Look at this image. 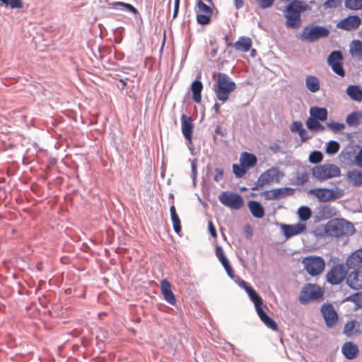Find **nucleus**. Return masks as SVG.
Returning a JSON list of instances; mask_svg holds the SVG:
<instances>
[{"label":"nucleus","instance_id":"49530a36","mask_svg":"<svg viewBox=\"0 0 362 362\" xmlns=\"http://www.w3.org/2000/svg\"><path fill=\"white\" fill-rule=\"evenodd\" d=\"M327 125L332 131L334 132H339L345 128L344 124L340 122H329L327 124Z\"/></svg>","mask_w":362,"mask_h":362},{"label":"nucleus","instance_id":"2eb2a0df","mask_svg":"<svg viewBox=\"0 0 362 362\" xmlns=\"http://www.w3.org/2000/svg\"><path fill=\"white\" fill-rule=\"evenodd\" d=\"M281 228L283 230L284 235L287 239L302 233L306 229L305 225L301 223L293 225L281 224Z\"/></svg>","mask_w":362,"mask_h":362},{"label":"nucleus","instance_id":"393cba45","mask_svg":"<svg viewBox=\"0 0 362 362\" xmlns=\"http://www.w3.org/2000/svg\"><path fill=\"white\" fill-rule=\"evenodd\" d=\"M262 175L264 177L267 184L274 181L276 182H279L280 181V172L277 168H271L262 173Z\"/></svg>","mask_w":362,"mask_h":362},{"label":"nucleus","instance_id":"f704fd0d","mask_svg":"<svg viewBox=\"0 0 362 362\" xmlns=\"http://www.w3.org/2000/svg\"><path fill=\"white\" fill-rule=\"evenodd\" d=\"M343 57L340 51H333L330 53L327 58V63L331 66L334 63H341Z\"/></svg>","mask_w":362,"mask_h":362},{"label":"nucleus","instance_id":"423d86ee","mask_svg":"<svg viewBox=\"0 0 362 362\" xmlns=\"http://www.w3.org/2000/svg\"><path fill=\"white\" fill-rule=\"evenodd\" d=\"M308 194L316 197L320 202H327L342 197L344 194V191L337 187L334 189L315 188L310 189Z\"/></svg>","mask_w":362,"mask_h":362},{"label":"nucleus","instance_id":"4d7b16f0","mask_svg":"<svg viewBox=\"0 0 362 362\" xmlns=\"http://www.w3.org/2000/svg\"><path fill=\"white\" fill-rule=\"evenodd\" d=\"M8 5L11 8H21L23 6L22 0H8Z\"/></svg>","mask_w":362,"mask_h":362},{"label":"nucleus","instance_id":"5fc2aeb1","mask_svg":"<svg viewBox=\"0 0 362 362\" xmlns=\"http://www.w3.org/2000/svg\"><path fill=\"white\" fill-rule=\"evenodd\" d=\"M341 3V0H327L324 3L325 8H333L337 7Z\"/></svg>","mask_w":362,"mask_h":362},{"label":"nucleus","instance_id":"37998d69","mask_svg":"<svg viewBox=\"0 0 362 362\" xmlns=\"http://www.w3.org/2000/svg\"><path fill=\"white\" fill-rule=\"evenodd\" d=\"M212 14H206V13H197V21L200 25H207L211 21V16Z\"/></svg>","mask_w":362,"mask_h":362},{"label":"nucleus","instance_id":"412c9836","mask_svg":"<svg viewBox=\"0 0 362 362\" xmlns=\"http://www.w3.org/2000/svg\"><path fill=\"white\" fill-rule=\"evenodd\" d=\"M361 323L353 320L347 322L344 327L343 334L347 337H352L360 333Z\"/></svg>","mask_w":362,"mask_h":362},{"label":"nucleus","instance_id":"09e8293b","mask_svg":"<svg viewBox=\"0 0 362 362\" xmlns=\"http://www.w3.org/2000/svg\"><path fill=\"white\" fill-rule=\"evenodd\" d=\"M267 184V182L264 180V177L261 174L257 180L255 182L254 186L251 188V189L259 190L261 187H264Z\"/></svg>","mask_w":362,"mask_h":362},{"label":"nucleus","instance_id":"39448f33","mask_svg":"<svg viewBox=\"0 0 362 362\" xmlns=\"http://www.w3.org/2000/svg\"><path fill=\"white\" fill-rule=\"evenodd\" d=\"M329 33V30L325 27L310 24L303 28L300 35L303 40L314 42L320 38L328 37Z\"/></svg>","mask_w":362,"mask_h":362},{"label":"nucleus","instance_id":"3c124183","mask_svg":"<svg viewBox=\"0 0 362 362\" xmlns=\"http://www.w3.org/2000/svg\"><path fill=\"white\" fill-rule=\"evenodd\" d=\"M262 9L269 8L274 4V0H255Z\"/></svg>","mask_w":362,"mask_h":362},{"label":"nucleus","instance_id":"aec40b11","mask_svg":"<svg viewBox=\"0 0 362 362\" xmlns=\"http://www.w3.org/2000/svg\"><path fill=\"white\" fill-rule=\"evenodd\" d=\"M255 309L259 317L266 327L274 331L277 329V324L263 310L262 305L255 308Z\"/></svg>","mask_w":362,"mask_h":362},{"label":"nucleus","instance_id":"e2e57ef3","mask_svg":"<svg viewBox=\"0 0 362 362\" xmlns=\"http://www.w3.org/2000/svg\"><path fill=\"white\" fill-rule=\"evenodd\" d=\"M208 227H209V230L211 235L214 238H216L217 237L216 230V228L211 221H209Z\"/></svg>","mask_w":362,"mask_h":362},{"label":"nucleus","instance_id":"58836bf2","mask_svg":"<svg viewBox=\"0 0 362 362\" xmlns=\"http://www.w3.org/2000/svg\"><path fill=\"white\" fill-rule=\"evenodd\" d=\"M344 6L351 10L361 9L362 8V0H346Z\"/></svg>","mask_w":362,"mask_h":362},{"label":"nucleus","instance_id":"72a5a7b5","mask_svg":"<svg viewBox=\"0 0 362 362\" xmlns=\"http://www.w3.org/2000/svg\"><path fill=\"white\" fill-rule=\"evenodd\" d=\"M319 121L320 120H317L316 119L308 118L306 121L307 127L310 130L324 131L325 127L322 124H320Z\"/></svg>","mask_w":362,"mask_h":362},{"label":"nucleus","instance_id":"8fccbe9b","mask_svg":"<svg viewBox=\"0 0 362 362\" xmlns=\"http://www.w3.org/2000/svg\"><path fill=\"white\" fill-rule=\"evenodd\" d=\"M353 48L354 51L362 57V41L354 40L352 41Z\"/></svg>","mask_w":362,"mask_h":362},{"label":"nucleus","instance_id":"20e7f679","mask_svg":"<svg viewBox=\"0 0 362 362\" xmlns=\"http://www.w3.org/2000/svg\"><path fill=\"white\" fill-rule=\"evenodd\" d=\"M340 173L339 168L334 164H323L311 168L313 177L320 181L339 177Z\"/></svg>","mask_w":362,"mask_h":362},{"label":"nucleus","instance_id":"6ab92c4d","mask_svg":"<svg viewBox=\"0 0 362 362\" xmlns=\"http://www.w3.org/2000/svg\"><path fill=\"white\" fill-rule=\"evenodd\" d=\"M346 267L349 269H356L362 268V248L354 252L346 261Z\"/></svg>","mask_w":362,"mask_h":362},{"label":"nucleus","instance_id":"1a4fd4ad","mask_svg":"<svg viewBox=\"0 0 362 362\" xmlns=\"http://www.w3.org/2000/svg\"><path fill=\"white\" fill-rule=\"evenodd\" d=\"M220 202L227 207L233 209H239L243 205L242 197L236 193L224 191L218 196Z\"/></svg>","mask_w":362,"mask_h":362},{"label":"nucleus","instance_id":"052dcab7","mask_svg":"<svg viewBox=\"0 0 362 362\" xmlns=\"http://www.w3.org/2000/svg\"><path fill=\"white\" fill-rule=\"evenodd\" d=\"M351 153L349 151H341L339 153V158L341 162L345 163L351 159Z\"/></svg>","mask_w":362,"mask_h":362},{"label":"nucleus","instance_id":"a18cd8bd","mask_svg":"<svg viewBox=\"0 0 362 362\" xmlns=\"http://www.w3.org/2000/svg\"><path fill=\"white\" fill-rule=\"evenodd\" d=\"M346 301L354 302L358 306L362 305V293H356L348 296Z\"/></svg>","mask_w":362,"mask_h":362},{"label":"nucleus","instance_id":"13d9d810","mask_svg":"<svg viewBox=\"0 0 362 362\" xmlns=\"http://www.w3.org/2000/svg\"><path fill=\"white\" fill-rule=\"evenodd\" d=\"M197 163L196 160H194L191 163V170H191V177L194 182L195 181L197 175Z\"/></svg>","mask_w":362,"mask_h":362},{"label":"nucleus","instance_id":"e433bc0d","mask_svg":"<svg viewBox=\"0 0 362 362\" xmlns=\"http://www.w3.org/2000/svg\"><path fill=\"white\" fill-rule=\"evenodd\" d=\"M339 148V144L337 141L332 140L327 144L325 151L327 154L333 155L337 153Z\"/></svg>","mask_w":362,"mask_h":362},{"label":"nucleus","instance_id":"7ed1b4c3","mask_svg":"<svg viewBox=\"0 0 362 362\" xmlns=\"http://www.w3.org/2000/svg\"><path fill=\"white\" fill-rule=\"evenodd\" d=\"M325 232L332 237L351 235L355 232L354 225L344 218H334L325 226Z\"/></svg>","mask_w":362,"mask_h":362},{"label":"nucleus","instance_id":"a19ab883","mask_svg":"<svg viewBox=\"0 0 362 362\" xmlns=\"http://www.w3.org/2000/svg\"><path fill=\"white\" fill-rule=\"evenodd\" d=\"M247 169L245 168L241 164L239 165L238 164L233 165V171L235 176L238 178L243 177L246 173Z\"/></svg>","mask_w":362,"mask_h":362},{"label":"nucleus","instance_id":"f3484780","mask_svg":"<svg viewBox=\"0 0 362 362\" xmlns=\"http://www.w3.org/2000/svg\"><path fill=\"white\" fill-rule=\"evenodd\" d=\"M160 291L165 300L172 305L176 304V298L172 291L171 284L166 279H163L160 283Z\"/></svg>","mask_w":362,"mask_h":362},{"label":"nucleus","instance_id":"ea45409f","mask_svg":"<svg viewBox=\"0 0 362 362\" xmlns=\"http://www.w3.org/2000/svg\"><path fill=\"white\" fill-rule=\"evenodd\" d=\"M322 159L323 155L322 152L319 151H314L310 154L308 160L311 163L317 164L320 163L322 160Z\"/></svg>","mask_w":362,"mask_h":362},{"label":"nucleus","instance_id":"79ce46f5","mask_svg":"<svg viewBox=\"0 0 362 362\" xmlns=\"http://www.w3.org/2000/svg\"><path fill=\"white\" fill-rule=\"evenodd\" d=\"M216 256L218 259V260L221 262L222 264H226L227 262H228V259L225 255L223 249L221 246L217 245L216 247Z\"/></svg>","mask_w":362,"mask_h":362},{"label":"nucleus","instance_id":"9d476101","mask_svg":"<svg viewBox=\"0 0 362 362\" xmlns=\"http://www.w3.org/2000/svg\"><path fill=\"white\" fill-rule=\"evenodd\" d=\"M347 274L345 267L342 264L334 266L326 274L328 283L332 285H338L343 281Z\"/></svg>","mask_w":362,"mask_h":362},{"label":"nucleus","instance_id":"2f4dec72","mask_svg":"<svg viewBox=\"0 0 362 362\" xmlns=\"http://www.w3.org/2000/svg\"><path fill=\"white\" fill-rule=\"evenodd\" d=\"M348 177L354 186L359 187L362 185V172L356 170L349 172Z\"/></svg>","mask_w":362,"mask_h":362},{"label":"nucleus","instance_id":"de8ad7c7","mask_svg":"<svg viewBox=\"0 0 362 362\" xmlns=\"http://www.w3.org/2000/svg\"><path fill=\"white\" fill-rule=\"evenodd\" d=\"M332 71L340 76H344L345 72L341 63H334L331 66Z\"/></svg>","mask_w":362,"mask_h":362},{"label":"nucleus","instance_id":"0eeeda50","mask_svg":"<svg viewBox=\"0 0 362 362\" xmlns=\"http://www.w3.org/2000/svg\"><path fill=\"white\" fill-rule=\"evenodd\" d=\"M323 295L324 291L318 285L306 284L299 295L298 300L301 304L305 305L311 301L322 298Z\"/></svg>","mask_w":362,"mask_h":362},{"label":"nucleus","instance_id":"680f3d73","mask_svg":"<svg viewBox=\"0 0 362 362\" xmlns=\"http://www.w3.org/2000/svg\"><path fill=\"white\" fill-rule=\"evenodd\" d=\"M355 159L356 165L359 168H362V148L359 150Z\"/></svg>","mask_w":362,"mask_h":362},{"label":"nucleus","instance_id":"603ef678","mask_svg":"<svg viewBox=\"0 0 362 362\" xmlns=\"http://www.w3.org/2000/svg\"><path fill=\"white\" fill-rule=\"evenodd\" d=\"M121 7L122 8V10H124L126 11L132 13L133 14H137L138 11L136 8H134L132 5L122 2L121 4Z\"/></svg>","mask_w":362,"mask_h":362},{"label":"nucleus","instance_id":"473e14b6","mask_svg":"<svg viewBox=\"0 0 362 362\" xmlns=\"http://www.w3.org/2000/svg\"><path fill=\"white\" fill-rule=\"evenodd\" d=\"M247 293L248 294L250 300L253 302L255 308L262 305L263 301L262 298L252 287L251 289H248V292H247Z\"/></svg>","mask_w":362,"mask_h":362},{"label":"nucleus","instance_id":"69168bd1","mask_svg":"<svg viewBox=\"0 0 362 362\" xmlns=\"http://www.w3.org/2000/svg\"><path fill=\"white\" fill-rule=\"evenodd\" d=\"M122 1H115L107 3L109 8L119 9L121 7Z\"/></svg>","mask_w":362,"mask_h":362},{"label":"nucleus","instance_id":"0e129e2a","mask_svg":"<svg viewBox=\"0 0 362 362\" xmlns=\"http://www.w3.org/2000/svg\"><path fill=\"white\" fill-rule=\"evenodd\" d=\"M307 133L308 132L306 129H305L304 128L299 131L298 134L301 139L302 142H305L309 139V136L307 135Z\"/></svg>","mask_w":362,"mask_h":362},{"label":"nucleus","instance_id":"4be33fe9","mask_svg":"<svg viewBox=\"0 0 362 362\" xmlns=\"http://www.w3.org/2000/svg\"><path fill=\"white\" fill-rule=\"evenodd\" d=\"M190 90L192 92V99L196 103H200L202 101V91L203 90V84L197 78L191 84Z\"/></svg>","mask_w":362,"mask_h":362},{"label":"nucleus","instance_id":"c85d7f7f","mask_svg":"<svg viewBox=\"0 0 362 362\" xmlns=\"http://www.w3.org/2000/svg\"><path fill=\"white\" fill-rule=\"evenodd\" d=\"M305 86L311 93H316L320 90V84L319 79L314 76L309 75L305 79Z\"/></svg>","mask_w":362,"mask_h":362},{"label":"nucleus","instance_id":"9b49d317","mask_svg":"<svg viewBox=\"0 0 362 362\" xmlns=\"http://www.w3.org/2000/svg\"><path fill=\"white\" fill-rule=\"evenodd\" d=\"M293 188L286 187L264 191L262 193V195L267 200H276L291 196L293 194Z\"/></svg>","mask_w":362,"mask_h":362},{"label":"nucleus","instance_id":"6e6552de","mask_svg":"<svg viewBox=\"0 0 362 362\" xmlns=\"http://www.w3.org/2000/svg\"><path fill=\"white\" fill-rule=\"evenodd\" d=\"M302 263L306 272L312 276L321 274L325 266L321 257L310 255L303 258Z\"/></svg>","mask_w":362,"mask_h":362},{"label":"nucleus","instance_id":"5701e85b","mask_svg":"<svg viewBox=\"0 0 362 362\" xmlns=\"http://www.w3.org/2000/svg\"><path fill=\"white\" fill-rule=\"evenodd\" d=\"M240 162L242 165L248 170L257 164V159L254 154L245 151L240 154Z\"/></svg>","mask_w":362,"mask_h":362},{"label":"nucleus","instance_id":"a211bd4d","mask_svg":"<svg viewBox=\"0 0 362 362\" xmlns=\"http://www.w3.org/2000/svg\"><path fill=\"white\" fill-rule=\"evenodd\" d=\"M341 353L348 360L356 358L359 354V349L352 341H346L341 346Z\"/></svg>","mask_w":362,"mask_h":362},{"label":"nucleus","instance_id":"f03ea898","mask_svg":"<svg viewBox=\"0 0 362 362\" xmlns=\"http://www.w3.org/2000/svg\"><path fill=\"white\" fill-rule=\"evenodd\" d=\"M308 7L305 1H292L285 10L286 26L293 29L299 28L301 24L300 13L306 11Z\"/></svg>","mask_w":362,"mask_h":362},{"label":"nucleus","instance_id":"b1692460","mask_svg":"<svg viewBox=\"0 0 362 362\" xmlns=\"http://www.w3.org/2000/svg\"><path fill=\"white\" fill-rule=\"evenodd\" d=\"M248 208L252 214V215L257 218H261L264 215V209L262 205L254 200H251L248 202Z\"/></svg>","mask_w":362,"mask_h":362},{"label":"nucleus","instance_id":"ddd939ff","mask_svg":"<svg viewBox=\"0 0 362 362\" xmlns=\"http://www.w3.org/2000/svg\"><path fill=\"white\" fill-rule=\"evenodd\" d=\"M361 20L357 15L349 16L337 24V28L346 31L355 30L360 26Z\"/></svg>","mask_w":362,"mask_h":362},{"label":"nucleus","instance_id":"7c9ffc66","mask_svg":"<svg viewBox=\"0 0 362 362\" xmlns=\"http://www.w3.org/2000/svg\"><path fill=\"white\" fill-rule=\"evenodd\" d=\"M362 119V112L360 111H354L349 114L346 118L347 124L350 127H358Z\"/></svg>","mask_w":362,"mask_h":362},{"label":"nucleus","instance_id":"cd10ccee","mask_svg":"<svg viewBox=\"0 0 362 362\" xmlns=\"http://www.w3.org/2000/svg\"><path fill=\"white\" fill-rule=\"evenodd\" d=\"M234 47L238 51L244 52H248L252 47V40L247 37H240L238 40L235 42Z\"/></svg>","mask_w":362,"mask_h":362},{"label":"nucleus","instance_id":"f257e3e1","mask_svg":"<svg viewBox=\"0 0 362 362\" xmlns=\"http://www.w3.org/2000/svg\"><path fill=\"white\" fill-rule=\"evenodd\" d=\"M216 76L217 80L213 85V90L216 98L224 103L228 100L230 93L236 89L237 86L226 74L219 72Z\"/></svg>","mask_w":362,"mask_h":362},{"label":"nucleus","instance_id":"bb28decb","mask_svg":"<svg viewBox=\"0 0 362 362\" xmlns=\"http://www.w3.org/2000/svg\"><path fill=\"white\" fill-rule=\"evenodd\" d=\"M310 118L324 122L327 118V110L323 107H313L310 109Z\"/></svg>","mask_w":362,"mask_h":362},{"label":"nucleus","instance_id":"4c0bfd02","mask_svg":"<svg viewBox=\"0 0 362 362\" xmlns=\"http://www.w3.org/2000/svg\"><path fill=\"white\" fill-rule=\"evenodd\" d=\"M309 180V174L306 172L297 173L295 176V184L297 185H303Z\"/></svg>","mask_w":362,"mask_h":362},{"label":"nucleus","instance_id":"4468645a","mask_svg":"<svg viewBox=\"0 0 362 362\" xmlns=\"http://www.w3.org/2000/svg\"><path fill=\"white\" fill-rule=\"evenodd\" d=\"M347 285L355 290L362 288V268L350 272L346 277Z\"/></svg>","mask_w":362,"mask_h":362},{"label":"nucleus","instance_id":"774afa93","mask_svg":"<svg viewBox=\"0 0 362 362\" xmlns=\"http://www.w3.org/2000/svg\"><path fill=\"white\" fill-rule=\"evenodd\" d=\"M234 6L236 9H240L243 6V0H233Z\"/></svg>","mask_w":362,"mask_h":362},{"label":"nucleus","instance_id":"c756f323","mask_svg":"<svg viewBox=\"0 0 362 362\" xmlns=\"http://www.w3.org/2000/svg\"><path fill=\"white\" fill-rule=\"evenodd\" d=\"M170 216H171V220L173 222V226L174 231L177 234H179L180 232L181 231L182 226H181L180 218H179L178 215L177 214L175 206L174 205L173 202H172V205L170 207Z\"/></svg>","mask_w":362,"mask_h":362},{"label":"nucleus","instance_id":"338daca9","mask_svg":"<svg viewBox=\"0 0 362 362\" xmlns=\"http://www.w3.org/2000/svg\"><path fill=\"white\" fill-rule=\"evenodd\" d=\"M179 6H180V2H174V11H173V18H175L178 14L179 12Z\"/></svg>","mask_w":362,"mask_h":362},{"label":"nucleus","instance_id":"bf43d9fd","mask_svg":"<svg viewBox=\"0 0 362 362\" xmlns=\"http://www.w3.org/2000/svg\"><path fill=\"white\" fill-rule=\"evenodd\" d=\"M303 129V124L300 121H294L291 127V132H298Z\"/></svg>","mask_w":362,"mask_h":362},{"label":"nucleus","instance_id":"dca6fc26","mask_svg":"<svg viewBox=\"0 0 362 362\" xmlns=\"http://www.w3.org/2000/svg\"><path fill=\"white\" fill-rule=\"evenodd\" d=\"M181 129L185 138L191 142L193 134V124L192 119L185 114L181 116Z\"/></svg>","mask_w":362,"mask_h":362},{"label":"nucleus","instance_id":"864d4df0","mask_svg":"<svg viewBox=\"0 0 362 362\" xmlns=\"http://www.w3.org/2000/svg\"><path fill=\"white\" fill-rule=\"evenodd\" d=\"M222 265L224 267L228 276L232 279H235L236 278V276L233 274V269L232 267L230 266L229 261L227 262L226 264H223Z\"/></svg>","mask_w":362,"mask_h":362},{"label":"nucleus","instance_id":"c9c22d12","mask_svg":"<svg viewBox=\"0 0 362 362\" xmlns=\"http://www.w3.org/2000/svg\"><path fill=\"white\" fill-rule=\"evenodd\" d=\"M299 218L301 221L308 220L312 215L311 209L306 206H301L298 211Z\"/></svg>","mask_w":362,"mask_h":362},{"label":"nucleus","instance_id":"c03bdc74","mask_svg":"<svg viewBox=\"0 0 362 362\" xmlns=\"http://www.w3.org/2000/svg\"><path fill=\"white\" fill-rule=\"evenodd\" d=\"M197 6L200 13L206 14H212L213 13V11L211 8V7L204 4L202 0H198Z\"/></svg>","mask_w":362,"mask_h":362},{"label":"nucleus","instance_id":"6e6d98bb","mask_svg":"<svg viewBox=\"0 0 362 362\" xmlns=\"http://www.w3.org/2000/svg\"><path fill=\"white\" fill-rule=\"evenodd\" d=\"M214 173H215V175H214V180L216 182L221 181L223 177V169L221 168H215L214 170Z\"/></svg>","mask_w":362,"mask_h":362},{"label":"nucleus","instance_id":"a878e982","mask_svg":"<svg viewBox=\"0 0 362 362\" xmlns=\"http://www.w3.org/2000/svg\"><path fill=\"white\" fill-rule=\"evenodd\" d=\"M346 94L353 100L357 102L362 101V90L357 85H350L346 90Z\"/></svg>","mask_w":362,"mask_h":362},{"label":"nucleus","instance_id":"f8f14e48","mask_svg":"<svg viewBox=\"0 0 362 362\" xmlns=\"http://www.w3.org/2000/svg\"><path fill=\"white\" fill-rule=\"evenodd\" d=\"M321 313L327 327L329 328L334 327L337 322L338 316L332 305L330 303L324 304L321 308Z\"/></svg>","mask_w":362,"mask_h":362}]
</instances>
